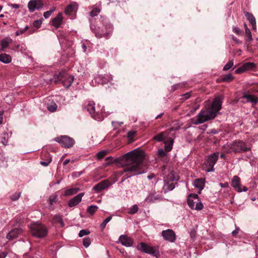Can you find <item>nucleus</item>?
Here are the masks:
<instances>
[{"label": "nucleus", "instance_id": "12", "mask_svg": "<svg viewBox=\"0 0 258 258\" xmlns=\"http://www.w3.org/2000/svg\"><path fill=\"white\" fill-rule=\"evenodd\" d=\"M23 232V229L21 228H15L11 230L7 235V238L8 240H13L16 238Z\"/></svg>", "mask_w": 258, "mask_h": 258}, {"label": "nucleus", "instance_id": "20", "mask_svg": "<svg viewBox=\"0 0 258 258\" xmlns=\"http://www.w3.org/2000/svg\"><path fill=\"white\" fill-rule=\"evenodd\" d=\"M140 249L143 251L149 254H152L154 252V250L152 247L144 243H141L140 244Z\"/></svg>", "mask_w": 258, "mask_h": 258}, {"label": "nucleus", "instance_id": "5", "mask_svg": "<svg viewBox=\"0 0 258 258\" xmlns=\"http://www.w3.org/2000/svg\"><path fill=\"white\" fill-rule=\"evenodd\" d=\"M218 157V152H215L209 155L206 162L203 166V170L207 172L213 171L214 165L217 162Z\"/></svg>", "mask_w": 258, "mask_h": 258}, {"label": "nucleus", "instance_id": "31", "mask_svg": "<svg viewBox=\"0 0 258 258\" xmlns=\"http://www.w3.org/2000/svg\"><path fill=\"white\" fill-rule=\"evenodd\" d=\"M100 77L102 80L101 82L102 84H106L112 80V77L111 75H106L104 76H100Z\"/></svg>", "mask_w": 258, "mask_h": 258}, {"label": "nucleus", "instance_id": "8", "mask_svg": "<svg viewBox=\"0 0 258 258\" xmlns=\"http://www.w3.org/2000/svg\"><path fill=\"white\" fill-rule=\"evenodd\" d=\"M55 141L66 148H70L75 143V141L72 138L67 136L58 137L56 138Z\"/></svg>", "mask_w": 258, "mask_h": 258}, {"label": "nucleus", "instance_id": "6", "mask_svg": "<svg viewBox=\"0 0 258 258\" xmlns=\"http://www.w3.org/2000/svg\"><path fill=\"white\" fill-rule=\"evenodd\" d=\"M187 204L189 207L193 210L199 211L202 210L203 208V204L196 194H190L188 196Z\"/></svg>", "mask_w": 258, "mask_h": 258}, {"label": "nucleus", "instance_id": "44", "mask_svg": "<svg viewBox=\"0 0 258 258\" xmlns=\"http://www.w3.org/2000/svg\"><path fill=\"white\" fill-rule=\"evenodd\" d=\"M136 134V132L134 131H130L127 134V138H128V140L130 141V142H132V139L135 137V135Z\"/></svg>", "mask_w": 258, "mask_h": 258}, {"label": "nucleus", "instance_id": "17", "mask_svg": "<svg viewBox=\"0 0 258 258\" xmlns=\"http://www.w3.org/2000/svg\"><path fill=\"white\" fill-rule=\"evenodd\" d=\"M175 187V184L174 182L170 183L169 181L164 180V184L163 187V190L165 193L173 190Z\"/></svg>", "mask_w": 258, "mask_h": 258}, {"label": "nucleus", "instance_id": "61", "mask_svg": "<svg viewBox=\"0 0 258 258\" xmlns=\"http://www.w3.org/2000/svg\"><path fill=\"white\" fill-rule=\"evenodd\" d=\"M220 186L221 187H224V188H226V187H228L229 186V184L227 182H225L224 183H220Z\"/></svg>", "mask_w": 258, "mask_h": 258}, {"label": "nucleus", "instance_id": "14", "mask_svg": "<svg viewBox=\"0 0 258 258\" xmlns=\"http://www.w3.org/2000/svg\"><path fill=\"white\" fill-rule=\"evenodd\" d=\"M162 199V197L161 196L154 193H151L145 199V201L148 203H153L157 201H160Z\"/></svg>", "mask_w": 258, "mask_h": 258}, {"label": "nucleus", "instance_id": "16", "mask_svg": "<svg viewBox=\"0 0 258 258\" xmlns=\"http://www.w3.org/2000/svg\"><path fill=\"white\" fill-rule=\"evenodd\" d=\"M63 17L61 13H59L52 20V25L58 28L60 27L62 21Z\"/></svg>", "mask_w": 258, "mask_h": 258}, {"label": "nucleus", "instance_id": "29", "mask_svg": "<svg viewBox=\"0 0 258 258\" xmlns=\"http://www.w3.org/2000/svg\"><path fill=\"white\" fill-rule=\"evenodd\" d=\"M53 222L60 227L64 226V223L62 221L61 217L59 215H55L53 219Z\"/></svg>", "mask_w": 258, "mask_h": 258}, {"label": "nucleus", "instance_id": "54", "mask_svg": "<svg viewBox=\"0 0 258 258\" xmlns=\"http://www.w3.org/2000/svg\"><path fill=\"white\" fill-rule=\"evenodd\" d=\"M20 193L16 194H15L14 195H13L11 197V199L13 201H16V200H18L20 198Z\"/></svg>", "mask_w": 258, "mask_h": 258}, {"label": "nucleus", "instance_id": "62", "mask_svg": "<svg viewBox=\"0 0 258 258\" xmlns=\"http://www.w3.org/2000/svg\"><path fill=\"white\" fill-rule=\"evenodd\" d=\"M7 253L5 252H3L0 253V258H5L7 256Z\"/></svg>", "mask_w": 258, "mask_h": 258}, {"label": "nucleus", "instance_id": "48", "mask_svg": "<svg viewBox=\"0 0 258 258\" xmlns=\"http://www.w3.org/2000/svg\"><path fill=\"white\" fill-rule=\"evenodd\" d=\"M158 155L161 157H163L166 156V153L162 149H160L158 150Z\"/></svg>", "mask_w": 258, "mask_h": 258}, {"label": "nucleus", "instance_id": "55", "mask_svg": "<svg viewBox=\"0 0 258 258\" xmlns=\"http://www.w3.org/2000/svg\"><path fill=\"white\" fill-rule=\"evenodd\" d=\"M245 71L243 66H242L241 67L239 68L238 69H236L235 71L236 74H240L243 72Z\"/></svg>", "mask_w": 258, "mask_h": 258}, {"label": "nucleus", "instance_id": "37", "mask_svg": "<svg viewBox=\"0 0 258 258\" xmlns=\"http://www.w3.org/2000/svg\"><path fill=\"white\" fill-rule=\"evenodd\" d=\"M112 216H109L106 218L100 225V227L102 229H104L106 224L111 220Z\"/></svg>", "mask_w": 258, "mask_h": 258}, {"label": "nucleus", "instance_id": "57", "mask_svg": "<svg viewBox=\"0 0 258 258\" xmlns=\"http://www.w3.org/2000/svg\"><path fill=\"white\" fill-rule=\"evenodd\" d=\"M57 197L54 196L52 199L49 200V203L50 205H52L54 203L56 202Z\"/></svg>", "mask_w": 258, "mask_h": 258}, {"label": "nucleus", "instance_id": "11", "mask_svg": "<svg viewBox=\"0 0 258 258\" xmlns=\"http://www.w3.org/2000/svg\"><path fill=\"white\" fill-rule=\"evenodd\" d=\"M110 185V182L108 180H104L97 183L93 187V189L97 192L107 188Z\"/></svg>", "mask_w": 258, "mask_h": 258}, {"label": "nucleus", "instance_id": "23", "mask_svg": "<svg viewBox=\"0 0 258 258\" xmlns=\"http://www.w3.org/2000/svg\"><path fill=\"white\" fill-rule=\"evenodd\" d=\"M178 179V176L176 175L175 173L173 171H170L165 177L164 180L167 181H173Z\"/></svg>", "mask_w": 258, "mask_h": 258}, {"label": "nucleus", "instance_id": "56", "mask_svg": "<svg viewBox=\"0 0 258 258\" xmlns=\"http://www.w3.org/2000/svg\"><path fill=\"white\" fill-rule=\"evenodd\" d=\"M239 228L237 227H235V229L232 232V234L233 236H235L239 232Z\"/></svg>", "mask_w": 258, "mask_h": 258}, {"label": "nucleus", "instance_id": "59", "mask_svg": "<svg viewBox=\"0 0 258 258\" xmlns=\"http://www.w3.org/2000/svg\"><path fill=\"white\" fill-rule=\"evenodd\" d=\"M9 6L11 7L14 9H18L20 7V6L18 4H11L9 5Z\"/></svg>", "mask_w": 258, "mask_h": 258}, {"label": "nucleus", "instance_id": "43", "mask_svg": "<svg viewBox=\"0 0 258 258\" xmlns=\"http://www.w3.org/2000/svg\"><path fill=\"white\" fill-rule=\"evenodd\" d=\"M109 34H110V33H100L99 32L95 33L96 36L99 38L103 37H107Z\"/></svg>", "mask_w": 258, "mask_h": 258}, {"label": "nucleus", "instance_id": "28", "mask_svg": "<svg viewBox=\"0 0 258 258\" xmlns=\"http://www.w3.org/2000/svg\"><path fill=\"white\" fill-rule=\"evenodd\" d=\"M74 81V77L72 76H69L66 79L62 81V84L66 88H69L71 86L73 82Z\"/></svg>", "mask_w": 258, "mask_h": 258}, {"label": "nucleus", "instance_id": "63", "mask_svg": "<svg viewBox=\"0 0 258 258\" xmlns=\"http://www.w3.org/2000/svg\"><path fill=\"white\" fill-rule=\"evenodd\" d=\"M112 123L113 125H115L116 124H118L119 125H121L123 123L122 122H119L116 121H112Z\"/></svg>", "mask_w": 258, "mask_h": 258}, {"label": "nucleus", "instance_id": "2", "mask_svg": "<svg viewBox=\"0 0 258 258\" xmlns=\"http://www.w3.org/2000/svg\"><path fill=\"white\" fill-rule=\"evenodd\" d=\"M222 100L221 96L216 97L210 107L203 109L200 112L197 116V119L193 122L194 124L198 125L214 119L221 108Z\"/></svg>", "mask_w": 258, "mask_h": 258}, {"label": "nucleus", "instance_id": "10", "mask_svg": "<svg viewBox=\"0 0 258 258\" xmlns=\"http://www.w3.org/2000/svg\"><path fill=\"white\" fill-rule=\"evenodd\" d=\"M162 235L164 240L168 241L170 242H173L175 240V234L171 229L163 230L162 232Z\"/></svg>", "mask_w": 258, "mask_h": 258}, {"label": "nucleus", "instance_id": "47", "mask_svg": "<svg viewBox=\"0 0 258 258\" xmlns=\"http://www.w3.org/2000/svg\"><path fill=\"white\" fill-rule=\"evenodd\" d=\"M190 97V93L188 92L182 95V98L180 99L182 101H184Z\"/></svg>", "mask_w": 258, "mask_h": 258}, {"label": "nucleus", "instance_id": "32", "mask_svg": "<svg viewBox=\"0 0 258 258\" xmlns=\"http://www.w3.org/2000/svg\"><path fill=\"white\" fill-rule=\"evenodd\" d=\"M98 209V207L97 206L92 205L88 207L87 212L92 215L97 211Z\"/></svg>", "mask_w": 258, "mask_h": 258}, {"label": "nucleus", "instance_id": "38", "mask_svg": "<svg viewBox=\"0 0 258 258\" xmlns=\"http://www.w3.org/2000/svg\"><path fill=\"white\" fill-rule=\"evenodd\" d=\"M233 79V77L231 74H229L225 75L222 79V81L224 82H230Z\"/></svg>", "mask_w": 258, "mask_h": 258}, {"label": "nucleus", "instance_id": "4", "mask_svg": "<svg viewBox=\"0 0 258 258\" xmlns=\"http://www.w3.org/2000/svg\"><path fill=\"white\" fill-rule=\"evenodd\" d=\"M30 228L32 235L37 238H43L47 234L45 226L39 223L31 224Z\"/></svg>", "mask_w": 258, "mask_h": 258}, {"label": "nucleus", "instance_id": "51", "mask_svg": "<svg viewBox=\"0 0 258 258\" xmlns=\"http://www.w3.org/2000/svg\"><path fill=\"white\" fill-rule=\"evenodd\" d=\"M42 24V21L41 20H35L33 23V25L36 27L39 28Z\"/></svg>", "mask_w": 258, "mask_h": 258}, {"label": "nucleus", "instance_id": "53", "mask_svg": "<svg viewBox=\"0 0 258 258\" xmlns=\"http://www.w3.org/2000/svg\"><path fill=\"white\" fill-rule=\"evenodd\" d=\"M64 73H60L57 76V80H55L54 82L56 83L59 80H60L63 77Z\"/></svg>", "mask_w": 258, "mask_h": 258}, {"label": "nucleus", "instance_id": "45", "mask_svg": "<svg viewBox=\"0 0 258 258\" xmlns=\"http://www.w3.org/2000/svg\"><path fill=\"white\" fill-rule=\"evenodd\" d=\"M245 34L246 35H247V36H248V40L249 41H252V35H251L250 30L248 28H246V29H245Z\"/></svg>", "mask_w": 258, "mask_h": 258}, {"label": "nucleus", "instance_id": "33", "mask_svg": "<svg viewBox=\"0 0 258 258\" xmlns=\"http://www.w3.org/2000/svg\"><path fill=\"white\" fill-rule=\"evenodd\" d=\"M57 106L55 102H52L47 104V108L50 112H54L57 109Z\"/></svg>", "mask_w": 258, "mask_h": 258}, {"label": "nucleus", "instance_id": "46", "mask_svg": "<svg viewBox=\"0 0 258 258\" xmlns=\"http://www.w3.org/2000/svg\"><path fill=\"white\" fill-rule=\"evenodd\" d=\"M90 233V232L89 230L86 229L81 230L79 233V237H81L85 235L89 234Z\"/></svg>", "mask_w": 258, "mask_h": 258}, {"label": "nucleus", "instance_id": "49", "mask_svg": "<svg viewBox=\"0 0 258 258\" xmlns=\"http://www.w3.org/2000/svg\"><path fill=\"white\" fill-rule=\"evenodd\" d=\"M53 12V10L46 11L44 13L43 16L44 17V18L45 19H47L51 16V15L52 14Z\"/></svg>", "mask_w": 258, "mask_h": 258}, {"label": "nucleus", "instance_id": "58", "mask_svg": "<svg viewBox=\"0 0 258 258\" xmlns=\"http://www.w3.org/2000/svg\"><path fill=\"white\" fill-rule=\"evenodd\" d=\"M231 38L232 39V40L235 41L236 43L237 44H240L241 43V42L236 38L233 35H232L231 36Z\"/></svg>", "mask_w": 258, "mask_h": 258}, {"label": "nucleus", "instance_id": "7", "mask_svg": "<svg viewBox=\"0 0 258 258\" xmlns=\"http://www.w3.org/2000/svg\"><path fill=\"white\" fill-rule=\"evenodd\" d=\"M231 185L238 192L246 191L248 189L246 186L241 185L240 178L236 175L233 176L231 180Z\"/></svg>", "mask_w": 258, "mask_h": 258}, {"label": "nucleus", "instance_id": "1", "mask_svg": "<svg viewBox=\"0 0 258 258\" xmlns=\"http://www.w3.org/2000/svg\"><path fill=\"white\" fill-rule=\"evenodd\" d=\"M144 152L142 150L135 149L125 154L123 156V160L126 162L124 171L130 172L131 175L129 176L144 173Z\"/></svg>", "mask_w": 258, "mask_h": 258}, {"label": "nucleus", "instance_id": "13", "mask_svg": "<svg viewBox=\"0 0 258 258\" xmlns=\"http://www.w3.org/2000/svg\"><path fill=\"white\" fill-rule=\"evenodd\" d=\"M84 193L82 192L74 197L69 201V206L70 207H73L78 205L79 203L81 202L82 198L84 196Z\"/></svg>", "mask_w": 258, "mask_h": 258}, {"label": "nucleus", "instance_id": "52", "mask_svg": "<svg viewBox=\"0 0 258 258\" xmlns=\"http://www.w3.org/2000/svg\"><path fill=\"white\" fill-rule=\"evenodd\" d=\"M233 31L237 35H240L241 34L240 30L237 27H233Z\"/></svg>", "mask_w": 258, "mask_h": 258}, {"label": "nucleus", "instance_id": "3", "mask_svg": "<svg viewBox=\"0 0 258 258\" xmlns=\"http://www.w3.org/2000/svg\"><path fill=\"white\" fill-rule=\"evenodd\" d=\"M229 148L226 150L227 153L233 152L234 153L245 152L250 150L249 147H247L245 142L242 141H235L232 143L227 145Z\"/></svg>", "mask_w": 258, "mask_h": 258}, {"label": "nucleus", "instance_id": "15", "mask_svg": "<svg viewBox=\"0 0 258 258\" xmlns=\"http://www.w3.org/2000/svg\"><path fill=\"white\" fill-rule=\"evenodd\" d=\"M119 240L123 245L127 247L131 246L133 243V240L130 237L123 235L119 237Z\"/></svg>", "mask_w": 258, "mask_h": 258}, {"label": "nucleus", "instance_id": "34", "mask_svg": "<svg viewBox=\"0 0 258 258\" xmlns=\"http://www.w3.org/2000/svg\"><path fill=\"white\" fill-rule=\"evenodd\" d=\"M245 16L250 23H254L256 22L255 18L251 13L245 12Z\"/></svg>", "mask_w": 258, "mask_h": 258}, {"label": "nucleus", "instance_id": "60", "mask_svg": "<svg viewBox=\"0 0 258 258\" xmlns=\"http://www.w3.org/2000/svg\"><path fill=\"white\" fill-rule=\"evenodd\" d=\"M24 30H19L18 31H17L15 33V34L16 36H19L20 35H21L23 33H24Z\"/></svg>", "mask_w": 258, "mask_h": 258}, {"label": "nucleus", "instance_id": "25", "mask_svg": "<svg viewBox=\"0 0 258 258\" xmlns=\"http://www.w3.org/2000/svg\"><path fill=\"white\" fill-rule=\"evenodd\" d=\"M0 61L4 63H9L12 61L11 55L6 53L0 54Z\"/></svg>", "mask_w": 258, "mask_h": 258}, {"label": "nucleus", "instance_id": "22", "mask_svg": "<svg viewBox=\"0 0 258 258\" xmlns=\"http://www.w3.org/2000/svg\"><path fill=\"white\" fill-rule=\"evenodd\" d=\"M194 185L201 191L205 186V179L202 178L196 179L194 181Z\"/></svg>", "mask_w": 258, "mask_h": 258}, {"label": "nucleus", "instance_id": "21", "mask_svg": "<svg viewBox=\"0 0 258 258\" xmlns=\"http://www.w3.org/2000/svg\"><path fill=\"white\" fill-rule=\"evenodd\" d=\"M169 132L165 131L161 132L157 135L154 137L153 139L158 141L161 142L163 141L167 136H168Z\"/></svg>", "mask_w": 258, "mask_h": 258}, {"label": "nucleus", "instance_id": "30", "mask_svg": "<svg viewBox=\"0 0 258 258\" xmlns=\"http://www.w3.org/2000/svg\"><path fill=\"white\" fill-rule=\"evenodd\" d=\"M80 190L79 188H72L67 189L64 193L66 196H70L76 194Z\"/></svg>", "mask_w": 258, "mask_h": 258}, {"label": "nucleus", "instance_id": "50", "mask_svg": "<svg viewBox=\"0 0 258 258\" xmlns=\"http://www.w3.org/2000/svg\"><path fill=\"white\" fill-rule=\"evenodd\" d=\"M51 158H49L46 161H41L40 164L44 166H47L49 164V163L51 162Z\"/></svg>", "mask_w": 258, "mask_h": 258}, {"label": "nucleus", "instance_id": "40", "mask_svg": "<svg viewBox=\"0 0 258 258\" xmlns=\"http://www.w3.org/2000/svg\"><path fill=\"white\" fill-rule=\"evenodd\" d=\"M233 66V61H229L228 62L224 67L223 70L224 71H227L229 69H230Z\"/></svg>", "mask_w": 258, "mask_h": 258}, {"label": "nucleus", "instance_id": "9", "mask_svg": "<svg viewBox=\"0 0 258 258\" xmlns=\"http://www.w3.org/2000/svg\"><path fill=\"white\" fill-rule=\"evenodd\" d=\"M43 4L42 0H31L28 4V8L30 12L42 8Z\"/></svg>", "mask_w": 258, "mask_h": 258}, {"label": "nucleus", "instance_id": "64", "mask_svg": "<svg viewBox=\"0 0 258 258\" xmlns=\"http://www.w3.org/2000/svg\"><path fill=\"white\" fill-rule=\"evenodd\" d=\"M3 112H0V124L3 122Z\"/></svg>", "mask_w": 258, "mask_h": 258}, {"label": "nucleus", "instance_id": "26", "mask_svg": "<svg viewBox=\"0 0 258 258\" xmlns=\"http://www.w3.org/2000/svg\"><path fill=\"white\" fill-rule=\"evenodd\" d=\"M87 110L90 114L93 116L96 114V111L95 109V103L93 102H90L87 106Z\"/></svg>", "mask_w": 258, "mask_h": 258}, {"label": "nucleus", "instance_id": "36", "mask_svg": "<svg viewBox=\"0 0 258 258\" xmlns=\"http://www.w3.org/2000/svg\"><path fill=\"white\" fill-rule=\"evenodd\" d=\"M139 210L138 205H134L129 209L128 213L131 214H134L136 213Z\"/></svg>", "mask_w": 258, "mask_h": 258}, {"label": "nucleus", "instance_id": "24", "mask_svg": "<svg viewBox=\"0 0 258 258\" xmlns=\"http://www.w3.org/2000/svg\"><path fill=\"white\" fill-rule=\"evenodd\" d=\"M242 98L245 99L246 100L245 102H251L253 104H256L258 102V99L253 95H251L244 94Z\"/></svg>", "mask_w": 258, "mask_h": 258}, {"label": "nucleus", "instance_id": "27", "mask_svg": "<svg viewBox=\"0 0 258 258\" xmlns=\"http://www.w3.org/2000/svg\"><path fill=\"white\" fill-rule=\"evenodd\" d=\"M173 140L170 138L168 141H165V150L166 152L171 151L172 148Z\"/></svg>", "mask_w": 258, "mask_h": 258}, {"label": "nucleus", "instance_id": "41", "mask_svg": "<svg viewBox=\"0 0 258 258\" xmlns=\"http://www.w3.org/2000/svg\"><path fill=\"white\" fill-rule=\"evenodd\" d=\"M91 244V240L89 237L83 239V244L85 247H88Z\"/></svg>", "mask_w": 258, "mask_h": 258}, {"label": "nucleus", "instance_id": "42", "mask_svg": "<svg viewBox=\"0 0 258 258\" xmlns=\"http://www.w3.org/2000/svg\"><path fill=\"white\" fill-rule=\"evenodd\" d=\"M107 154L106 151H101L97 154V157L98 159H102Z\"/></svg>", "mask_w": 258, "mask_h": 258}, {"label": "nucleus", "instance_id": "35", "mask_svg": "<svg viewBox=\"0 0 258 258\" xmlns=\"http://www.w3.org/2000/svg\"><path fill=\"white\" fill-rule=\"evenodd\" d=\"M242 66L245 70H248L252 69L255 66V64L252 62H246L242 64Z\"/></svg>", "mask_w": 258, "mask_h": 258}, {"label": "nucleus", "instance_id": "18", "mask_svg": "<svg viewBox=\"0 0 258 258\" xmlns=\"http://www.w3.org/2000/svg\"><path fill=\"white\" fill-rule=\"evenodd\" d=\"M12 40L9 37H6L1 41V47L0 50L4 51L6 48H8L9 44L12 42Z\"/></svg>", "mask_w": 258, "mask_h": 258}, {"label": "nucleus", "instance_id": "39", "mask_svg": "<svg viewBox=\"0 0 258 258\" xmlns=\"http://www.w3.org/2000/svg\"><path fill=\"white\" fill-rule=\"evenodd\" d=\"M100 10L98 8H94L92 11L90 12V16L92 17L97 16V15L100 13Z\"/></svg>", "mask_w": 258, "mask_h": 258}, {"label": "nucleus", "instance_id": "19", "mask_svg": "<svg viewBox=\"0 0 258 258\" xmlns=\"http://www.w3.org/2000/svg\"><path fill=\"white\" fill-rule=\"evenodd\" d=\"M77 4L75 3H71L67 6L65 9V13L68 15H72L76 11Z\"/></svg>", "mask_w": 258, "mask_h": 258}]
</instances>
